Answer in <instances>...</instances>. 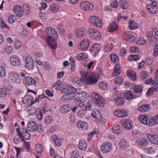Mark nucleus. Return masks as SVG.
<instances>
[{
	"mask_svg": "<svg viewBox=\"0 0 158 158\" xmlns=\"http://www.w3.org/2000/svg\"><path fill=\"white\" fill-rule=\"evenodd\" d=\"M45 34L47 35L46 41L49 47L52 49L57 48V44L55 42L56 37L57 36V33L55 29L51 27L47 28Z\"/></svg>",
	"mask_w": 158,
	"mask_h": 158,
	"instance_id": "obj_1",
	"label": "nucleus"
},
{
	"mask_svg": "<svg viewBox=\"0 0 158 158\" xmlns=\"http://www.w3.org/2000/svg\"><path fill=\"white\" fill-rule=\"evenodd\" d=\"M102 74V71L100 68H97L95 71V73H91L86 72V73H84L83 76L84 78L86 79V77L88 79V81L91 82V84L96 83L99 80V77Z\"/></svg>",
	"mask_w": 158,
	"mask_h": 158,
	"instance_id": "obj_2",
	"label": "nucleus"
},
{
	"mask_svg": "<svg viewBox=\"0 0 158 158\" xmlns=\"http://www.w3.org/2000/svg\"><path fill=\"white\" fill-rule=\"evenodd\" d=\"M27 112L30 115H33L36 112V118L39 120H40L43 118V114L44 113V109L43 108H39L36 110L34 106H30L27 109Z\"/></svg>",
	"mask_w": 158,
	"mask_h": 158,
	"instance_id": "obj_3",
	"label": "nucleus"
},
{
	"mask_svg": "<svg viewBox=\"0 0 158 158\" xmlns=\"http://www.w3.org/2000/svg\"><path fill=\"white\" fill-rule=\"evenodd\" d=\"M76 110H78L77 114V116L79 117H83L85 115V111L86 110L85 105L82 103L76 105L73 109L72 111L74 112Z\"/></svg>",
	"mask_w": 158,
	"mask_h": 158,
	"instance_id": "obj_4",
	"label": "nucleus"
},
{
	"mask_svg": "<svg viewBox=\"0 0 158 158\" xmlns=\"http://www.w3.org/2000/svg\"><path fill=\"white\" fill-rule=\"evenodd\" d=\"M93 98V101L96 105L101 107L103 106L105 104L104 99L97 93H94L92 94Z\"/></svg>",
	"mask_w": 158,
	"mask_h": 158,
	"instance_id": "obj_5",
	"label": "nucleus"
},
{
	"mask_svg": "<svg viewBox=\"0 0 158 158\" xmlns=\"http://www.w3.org/2000/svg\"><path fill=\"white\" fill-rule=\"evenodd\" d=\"M86 73V71L81 72V77L79 78L78 77L75 78L73 79L72 80V82L73 84L77 85H81L83 83L86 84H91V82L89 81V78L86 77V79L84 78L83 74L84 73Z\"/></svg>",
	"mask_w": 158,
	"mask_h": 158,
	"instance_id": "obj_6",
	"label": "nucleus"
},
{
	"mask_svg": "<svg viewBox=\"0 0 158 158\" xmlns=\"http://www.w3.org/2000/svg\"><path fill=\"white\" fill-rule=\"evenodd\" d=\"M73 97L74 100L80 102L81 103L84 102L86 100L88 97L85 92L82 91L74 94Z\"/></svg>",
	"mask_w": 158,
	"mask_h": 158,
	"instance_id": "obj_7",
	"label": "nucleus"
},
{
	"mask_svg": "<svg viewBox=\"0 0 158 158\" xmlns=\"http://www.w3.org/2000/svg\"><path fill=\"white\" fill-rule=\"evenodd\" d=\"M124 39L129 42H133L136 39V34L132 31L125 32L123 33Z\"/></svg>",
	"mask_w": 158,
	"mask_h": 158,
	"instance_id": "obj_8",
	"label": "nucleus"
},
{
	"mask_svg": "<svg viewBox=\"0 0 158 158\" xmlns=\"http://www.w3.org/2000/svg\"><path fill=\"white\" fill-rule=\"evenodd\" d=\"M16 131L20 139L22 141L24 140V139L29 140L31 139V136L29 133L27 131H24L23 129L22 132L20 131L19 128H17Z\"/></svg>",
	"mask_w": 158,
	"mask_h": 158,
	"instance_id": "obj_9",
	"label": "nucleus"
},
{
	"mask_svg": "<svg viewBox=\"0 0 158 158\" xmlns=\"http://www.w3.org/2000/svg\"><path fill=\"white\" fill-rule=\"evenodd\" d=\"M8 77L9 79L13 83L18 84L21 81L20 77L14 71H12L9 73Z\"/></svg>",
	"mask_w": 158,
	"mask_h": 158,
	"instance_id": "obj_10",
	"label": "nucleus"
},
{
	"mask_svg": "<svg viewBox=\"0 0 158 158\" xmlns=\"http://www.w3.org/2000/svg\"><path fill=\"white\" fill-rule=\"evenodd\" d=\"M88 32L91 38L96 40H98L101 39V35L99 32L97 30L90 29Z\"/></svg>",
	"mask_w": 158,
	"mask_h": 158,
	"instance_id": "obj_11",
	"label": "nucleus"
},
{
	"mask_svg": "<svg viewBox=\"0 0 158 158\" xmlns=\"http://www.w3.org/2000/svg\"><path fill=\"white\" fill-rule=\"evenodd\" d=\"M23 102L24 104L30 105H33L35 102H39V101L38 99H35V101H34L33 98L32 96L27 95L23 98Z\"/></svg>",
	"mask_w": 158,
	"mask_h": 158,
	"instance_id": "obj_12",
	"label": "nucleus"
},
{
	"mask_svg": "<svg viewBox=\"0 0 158 158\" xmlns=\"http://www.w3.org/2000/svg\"><path fill=\"white\" fill-rule=\"evenodd\" d=\"M121 123L123 127L127 130L131 129L133 127L132 123L130 119H122Z\"/></svg>",
	"mask_w": 158,
	"mask_h": 158,
	"instance_id": "obj_13",
	"label": "nucleus"
},
{
	"mask_svg": "<svg viewBox=\"0 0 158 158\" xmlns=\"http://www.w3.org/2000/svg\"><path fill=\"white\" fill-rule=\"evenodd\" d=\"M112 148L111 144L109 142H103L101 147V151L104 153H107L110 152Z\"/></svg>",
	"mask_w": 158,
	"mask_h": 158,
	"instance_id": "obj_14",
	"label": "nucleus"
},
{
	"mask_svg": "<svg viewBox=\"0 0 158 158\" xmlns=\"http://www.w3.org/2000/svg\"><path fill=\"white\" fill-rule=\"evenodd\" d=\"M35 62L33 59H32L31 57L28 56L27 57L25 65L26 68L29 70H32L34 68Z\"/></svg>",
	"mask_w": 158,
	"mask_h": 158,
	"instance_id": "obj_15",
	"label": "nucleus"
},
{
	"mask_svg": "<svg viewBox=\"0 0 158 158\" xmlns=\"http://www.w3.org/2000/svg\"><path fill=\"white\" fill-rule=\"evenodd\" d=\"M89 22L93 25L99 28L102 26V24L99 19L97 17L93 16L90 17Z\"/></svg>",
	"mask_w": 158,
	"mask_h": 158,
	"instance_id": "obj_16",
	"label": "nucleus"
},
{
	"mask_svg": "<svg viewBox=\"0 0 158 158\" xmlns=\"http://www.w3.org/2000/svg\"><path fill=\"white\" fill-rule=\"evenodd\" d=\"M89 40L88 39H85L80 42L78 48L81 51H85L88 49L89 46Z\"/></svg>",
	"mask_w": 158,
	"mask_h": 158,
	"instance_id": "obj_17",
	"label": "nucleus"
},
{
	"mask_svg": "<svg viewBox=\"0 0 158 158\" xmlns=\"http://www.w3.org/2000/svg\"><path fill=\"white\" fill-rule=\"evenodd\" d=\"M81 8L84 10H90L93 8V5L87 2H83L80 4Z\"/></svg>",
	"mask_w": 158,
	"mask_h": 158,
	"instance_id": "obj_18",
	"label": "nucleus"
},
{
	"mask_svg": "<svg viewBox=\"0 0 158 158\" xmlns=\"http://www.w3.org/2000/svg\"><path fill=\"white\" fill-rule=\"evenodd\" d=\"M146 35L148 38H150L151 40L158 39V30L157 29H155L151 32H148Z\"/></svg>",
	"mask_w": 158,
	"mask_h": 158,
	"instance_id": "obj_19",
	"label": "nucleus"
},
{
	"mask_svg": "<svg viewBox=\"0 0 158 158\" xmlns=\"http://www.w3.org/2000/svg\"><path fill=\"white\" fill-rule=\"evenodd\" d=\"M37 128V124L35 122L30 121L29 122L27 126V129L29 131L33 132L36 131Z\"/></svg>",
	"mask_w": 158,
	"mask_h": 158,
	"instance_id": "obj_20",
	"label": "nucleus"
},
{
	"mask_svg": "<svg viewBox=\"0 0 158 158\" xmlns=\"http://www.w3.org/2000/svg\"><path fill=\"white\" fill-rule=\"evenodd\" d=\"M114 113L115 115L120 118L126 117L128 114V112L126 110L123 109H116Z\"/></svg>",
	"mask_w": 158,
	"mask_h": 158,
	"instance_id": "obj_21",
	"label": "nucleus"
},
{
	"mask_svg": "<svg viewBox=\"0 0 158 158\" xmlns=\"http://www.w3.org/2000/svg\"><path fill=\"white\" fill-rule=\"evenodd\" d=\"M147 137L152 143L155 144H158V135H156L147 134Z\"/></svg>",
	"mask_w": 158,
	"mask_h": 158,
	"instance_id": "obj_22",
	"label": "nucleus"
},
{
	"mask_svg": "<svg viewBox=\"0 0 158 158\" xmlns=\"http://www.w3.org/2000/svg\"><path fill=\"white\" fill-rule=\"evenodd\" d=\"M21 60L18 57L15 56H12L10 57V61L13 65L18 66L20 65Z\"/></svg>",
	"mask_w": 158,
	"mask_h": 158,
	"instance_id": "obj_23",
	"label": "nucleus"
},
{
	"mask_svg": "<svg viewBox=\"0 0 158 158\" xmlns=\"http://www.w3.org/2000/svg\"><path fill=\"white\" fill-rule=\"evenodd\" d=\"M86 30L84 28L77 29L75 31V35L78 38L83 37L85 35Z\"/></svg>",
	"mask_w": 158,
	"mask_h": 158,
	"instance_id": "obj_24",
	"label": "nucleus"
},
{
	"mask_svg": "<svg viewBox=\"0 0 158 158\" xmlns=\"http://www.w3.org/2000/svg\"><path fill=\"white\" fill-rule=\"evenodd\" d=\"M117 94H114L113 95L114 99L115 100L116 104L118 106L123 105L124 103V98L120 96H117Z\"/></svg>",
	"mask_w": 158,
	"mask_h": 158,
	"instance_id": "obj_25",
	"label": "nucleus"
},
{
	"mask_svg": "<svg viewBox=\"0 0 158 158\" xmlns=\"http://www.w3.org/2000/svg\"><path fill=\"white\" fill-rule=\"evenodd\" d=\"M101 48L100 45L98 43L94 44L90 49V52L93 55H95L98 53Z\"/></svg>",
	"mask_w": 158,
	"mask_h": 158,
	"instance_id": "obj_26",
	"label": "nucleus"
},
{
	"mask_svg": "<svg viewBox=\"0 0 158 158\" xmlns=\"http://www.w3.org/2000/svg\"><path fill=\"white\" fill-rule=\"evenodd\" d=\"M91 115L95 119L101 120L102 119V115L99 111L96 109H93L91 111Z\"/></svg>",
	"mask_w": 158,
	"mask_h": 158,
	"instance_id": "obj_27",
	"label": "nucleus"
},
{
	"mask_svg": "<svg viewBox=\"0 0 158 158\" xmlns=\"http://www.w3.org/2000/svg\"><path fill=\"white\" fill-rule=\"evenodd\" d=\"M13 10L15 14L18 17H21L23 15V11L22 7L18 5H16L13 7Z\"/></svg>",
	"mask_w": 158,
	"mask_h": 158,
	"instance_id": "obj_28",
	"label": "nucleus"
},
{
	"mask_svg": "<svg viewBox=\"0 0 158 158\" xmlns=\"http://www.w3.org/2000/svg\"><path fill=\"white\" fill-rule=\"evenodd\" d=\"M25 84L27 85H33L35 86L36 83L35 80L31 77L29 76L25 77L24 78Z\"/></svg>",
	"mask_w": 158,
	"mask_h": 158,
	"instance_id": "obj_29",
	"label": "nucleus"
},
{
	"mask_svg": "<svg viewBox=\"0 0 158 158\" xmlns=\"http://www.w3.org/2000/svg\"><path fill=\"white\" fill-rule=\"evenodd\" d=\"M124 97L126 100H130L136 98L135 95L130 90L127 91L124 94Z\"/></svg>",
	"mask_w": 158,
	"mask_h": 158,
	"instance_id": "obj_30",
	"label": "nucleus"
},
{
	"mask_svg": "<svg viewBox=\"0 0 158 158\" xmlns=\"http://www.w3.org/2000/svg\"><path fill=\"white\" fill-rule=\"evenodd\" d=\"M158 124V114L152 119L149 120L148 125L150 126H152Z\"/></svg>",
	"mask_w": 158,
	"mask_h": 158,
	"instance_id": "obj_31",
	"label": "nucleus"
},
{
	"mask_svg": "<svg viewBox=\"0 0 158 158\" xmlns=\"http://www.w3.org/2000/svg\"><path fill=\"white\" fill-rule=\"evenodd\" d=\"M127 75L133 81L135 80L137 77L135 72L131 70H128L127 71Z\"/></svg>",
	"mask_w": 158,
	"mask_h": 158,
	"instance_id": "obj_32",
	"label": "nucleus"
},
{
	"mask_svg": "<svg viewBox=\"0 0 158 158\" xmlns=\"http://www.w3.org/2000/svg\"><path fill=\"white\" fill-rule=\"evenodd\" d=\"M137 142L139 145L143 146H147L148 143V141L146 139L142 138L138 139Z\"/></svg>",
	"mask_w": 158,
	"mask_h": 158,
	"instance_id": "obj_33",
	"label": "nucleus"
},
{
	"mask_svg": "<svg viewBox=\"0 0 158 158\" xmlns=\"http://www.w3.org/2000/svg\"><path fill=\"white\" fill-rule=\"evenodd\" d=\"M77 127L83 130H85L88 127V125L86 123L83 121H78L77 123Z\"/></svg>",
	"mask_w": 158,
	"mask_h": 158,
	"instance_id": "obj_34",
	"label": "nucleus"
},
{
	"mask_svg": "<svg viewBox=\"0 0 158 158\" xmlns=\"http://www.w3.org/2000/svg\"><path fill=\"white\" fill-rule=\"evenodd\" d=\"M150 107V105L148 104H146L139 106L138 108V110L140 112H146L149 109Z\"/></svg>",
	"mask_w": 158,
	"mask_h": 158,
	"instance_id": "obj_35",
	"label": "nucleus"
},
{
	"mask_svg": "<svg viewBox=\"0 0 158 158\" xmlns=\"http://www.w3.org/2000/svg\"><path fill=\"white\" fill-rule=\"evenodd\" d=\"M120 67L118 64H116L114 68V71L113 73V76H116L118 75L120 73Z\"/></svg>",
	"mask_w": 158,
	"mask_h": 158,
	"instance_id": "obj_36",
	"label": "nucleus"
},
{
	"mask_svg": "<svg viewBox=\"0 0 158 158\" xmlns=\"http://www.w3.org/2000/svg\"><path fill=\"white\" fill-rule=\"evenodd\" d=\"M9 94V91L6 88H0V97H5Z\"/></svg>",
	"mask_w": 158,
	"mask_h": 158,
	"instance_id": "obj_37",
	"label": "nucleus"
},
{
	"mask_svg": "<svg viewBox=\"0 0 158 158\" xmlns=\"http://www.w3.org/2000/svg\"><path fill=\"white\" fill-rule=\"evenodd\" d=\"M147 8L150 13L154 14L157 12V8L153 5H148L147 6Z\"/></svg>",
	"mask_w": 158,
	"mask_h": 158,
	"instance_id": "obj_38",
	"label": "nucleus"
},
{
	"mask_svg": "<svg viewBox=\"0 0 158 158\" xmlns=\"http://www.w3.org/2000/svg\"><path fill=\"white\" fill-rule=\"evenodd\" d=\"M118 27V25L117 23L115 22H113L111 23L108 27V31L110 32H113Z\"/></svg>",
	"mask_w": 158,
	"mask_h": 158,
	"instance_id": "obj_39",
	"label": "nucleus"
},
{
	"mask_svg": "<svg viewBox=\"0 0 158 158\" xmlns=\"http://www.w3.org/2000/svg\"><path fill=\"white\" fill-rule=\"evenodd\" d=\"M119 3L120 6L123 9H127L129 7V4L126 0H120Z\"/></svg>",
	"mask_w": 158,
	"mask_h": 158,
	"instance_id": "obj_40",
	"label": "nucleus"
},
{
	"mask_svg": "<svg viewBox=\"0 0 158 158\" xmlns=\"http://www.w3.org/2000/svg\"><path fill=\"white\" fill-rule=\"evenodd\" d=\"M79 148L83 151L86 150L87 147V144L86 142L84 140H81L79 143Z\"/></svg>",
	"mask_w": 158,
	"mask_h": 158,
	"instance_id": "obj_41",
	"label": "nucleus"
},
{
	"mask_svg": "<svg viewBox=\"0 0 158 158\" xmlns=\"http://www.w3.org/2000/svg\"><path fill=\"white\" fill-rule=\"evenodd\" d=\"M121 127L120 126L114 125L113 127L112 130L114 133L117 134H118L121 132Z\"/></svg>",
	"mask_w": 158,
	"mask_h": 158,
	"instance_id": "obj_42",
	"label": "nucleus"
},
{
	"mask_svg": "<svg viewBox=\"0 0 158 158\" xmlns=\"http://www.w3.org/2000/svg\"><path fill=\"white\" fill-rule=\"evenodd\" d=\"M87 53H82L77 55L76 56V59L77 60H81L87 58Z\"/></svg>",
	"mask_w": 158,
	"mask_h": 158,
	"instance_id": "obj_43",
	"label": "nucleus"
},
{
	"mask_svg": "<svg viewBox=\"0 0 158 158\" xmlns=\"http://www.w3.org/2000/svg\"><path fill=\"white\" fill-rule=\"evenodd\" d=\"M59 5L56 4H52L50 5V8L52 12L53 13L56 12L58 10Z\"/></svg>",
	"mask_w": 158,
	"mask_h": 158,
	"instance_id": "obj_44",
	"label": "nucleus"
},
{
	"mask_svg": "<svg viewBox=\"0 0 158 158\" xmlns=\"http://www.w3.org/2000/svg\"><path fill=\"white\" fill-rule=\"evenodd\" d=\"M120 146L121 148H122L124 150L126 149L129 146L126 140L123 139L120 142Z\"/></svg>",
	"mask_w": 158,
	"mask_h": 158,
	"instance_id": "obj_45",
	"label": "nucleus"
},
{
	"mask_svg": "<svg viewBox=\"0 0 158 158\" xmlns=\"http://www.w3.org/2000/svg\"><path fill=\"white\" fill-rule=\"evenodd\" d=\"M113 48L112 44H108L105 45L104 48V51L105 52L107 53L111 51Z\"/></svg>",
	"mask_w": 158,
	"mask_h": 158,
	"instance_id": "obj_46",
	"label": "nucleus"
},
{
	"mask_svg": "<svg viewBox=\"0 0 158 158\" xmlns=\"http://www.w3.org/2000/svg\"><path fill=\"white\" fill-rule=\"evenodd\" d=\"M140 56L138 55H131L129 56L128 59L129 61H134L139 59Z\"/></svg>",
	"mask_w": 158,
	"mask_h": 158,
	"instance_id": "obj_47",
	"label": "nucleus"
},
{
	"mask_svg": "<svg viewBox=\"0 0 158 158\" xmlns=\"http://www.w3.org/2000/svg\"><path fill=\"white\" fill-rule=\"evenodd\" d=\"M143 88L142 86L137 85L134 88V92L136 93H141L142 92Z\"/></svg>",
	"mask_w": 158,
	"mask_h": 158,
	"instance_id": "obj_48",
	"label": "nucleus"
},
{
	"mask_svg": "<svg viewBox=\"0 0 158 158\" xmlns=\"http://www.w3.org/2000/svg\"><path fill=\"white\" fill-rule=\"evenodd\" d=\"M148 118L147 117L144 115H141L139 116V121L142 123L146 124H147Z\"/></svg>",
	"mask_w": 158,
	"mask_h": 158,
	"instance_id": "obj_49",
	"label": "nucleus"
},
{
	"mask_svg": "<svg viewBox=\"0 0 158 158\" xmlns=\"http://www.w3.org/2000/svg\"><path fill=\"white\" fill-rule=\"evenodd\" d=\"M22 9L23 11V13H25L27 14H28L29 12V8L27 4H23Z\"/></svg>",
	"mask_w": 158,
	"mask_h": 158,
	"instance_id": "obj_50",
	"label": "nucleus"
},
{
	"mask_svg": "<svg viewBox=\"0 0 158 158\" xmlns=\"http://www.w3.org/2000/svg\"><path fill=\"white\" fill-rule=\"evenodd\" d=\"M110 57L111 61L114 63L118 61V57L114 53L111 54Z\"/></svg>",
	"mask_w": 158,
	"mask_h": 158,
	"instance_id": "obj_51",
	"label": "nucleus"
},
{
	"mask_svg": "<svg viewBox=\"0 0 158 158\" xmlns=\"http://www.w3.org/2000/svg\"><path fill=\"white\" fill-rule=\"evenodd\" d=\"M115 83L117 85H119L122 83L123 81V78L121 77H118L115 78L114 80Z\"/></svg>",
	"mask_w": 158,
	"mask_h": 158,
	"instance_id": "obj_52",
	"label": "nucleus"
},
{
	"mask_svg": "<svg viewBox=\"0 0 158 158\" xmlns=\"http://www.w3.org/2000/svg\"><path fill=\"white\" fill-rule=\"evenodd\" d=\"M128 27L131 30L135 29L136 28V26L134 22L130 20L129 23Z\"/></svg>",
	"mask_w": 158,
	"mask_h": 158,
	"instance_id": "obj_53",
	"label": "nucleus"
},
{
	"mask_svg": "<svg viewBox=\"0 0 158 158\" xmlns=\"http://www.w3.org/2000/svg\"><path fill=\"white\" fill-rule=\"evenodd\" d=\"M5 52L7 54H10L13 52V48L12 46H8L4 49Z\"/></svg>",
	"mask_w": 158,
	"mask_h": 158,
	"instance_id": "obj_54",
	"label": "nucleus"
},
{
	"mask_svg": "<svg viewBox=\"0 0 158 158\" xmlns=\"http://www.w3.org/2000/svg\"><path fill=\"white\" fill-rule=\"evenodd\" d=\"M61 99L63 101L65 102H67L69 101V95L68 94H65L61 98Z\"/></svg>",
	"mask_w": 158,
	"mask_h": 158,
	"instance_id": "obj_55",
	"label": "nucleus"
},
{
	"mask_svg": "<svg viewBox=\"0 0 158 158\" xmlns=\"http://www.w3.org/2000/svg\"><path fill=\"white\" fill-rule=\"evenodd\" d=\"M0 26L2 28H6L8 29L9 28L7 24L3 21L2 18H0Z\"/></svg>",
	"mask_w": 158,
	"mask_h": 158,
	"instance_id": "obj_56",
	"label": "nucleus"
},
{
	"mask_svg": "<svg viewBox=\"0 0 158 158\" xmlns=\"http://www.w3.org/2000/svg\"><path fill=\"white\" fill-rule=\"evenodd\" d=\"M6 75V71L4 68L0 66V77L2 78Z\"/></svg>",
	"mask_w": 158,
	"mask_h": 158,
	"instance_id": "obj_57",
	"label": "nucleus"
},
{
	"mask_svg": "<svg viewBox=\"0 0 158 158\" xmlns=\"http://www.w3.org/2000/svg\"><path fill=\"white\" fill-rule=\"evenodd\" d=\"M16 16L11 15L8 18V20L9 23H12L16 20Z\"/></svg>",
	"mask_w": 158,
	"mask_h": 158,
	"instance_id": "obj_58",
	"label": "nucleus"
},
{
	"mask_svg": "<svg viewBox=\"0 0 158 158\" xmlns=\"http://www.w3.org/2000/svg\"><path fill=\"white\" fill-rule=\"evenodd\" d=\"M71 158H81V157L77 152L74 151H73Z\"/></svg>",
	"mask_w": 158,
	"mask_h": 158,
	"instance_id": "obj_59",
	"label": "nucleus"
},
{
	"mask_svg": "<svg viewBox=\"0 0 158 158\" xmlns=\"http://www.w3.org/2000/svg\"><path fill=\"white\" fill-rule=\"evenodd\" d=\"M68 94L69 95L75 93L76 91V89L72 87L69 86Z\"/></svg>",
	"mask_w": 158,
	"mask_h": 158,
	"instance_id": "obj_60",
	"label": "nucleus"
},
{
	"mask_svg": "<svg viewBox=\"0 0 158 158\" xmlns=\"http://www.w3.org/2000/svg\"><path fill=\"white\" fill-rule=\"evenodd\" d=\"M36 150L38 153H41L43 151V146L40 144H38L37 145Z\"/></svg>",
	"mask_w": 158,
	"mask_h": 158,
	"instance_id": "obj_61",
	"label": "nucleus"
},
{
	"mask_svg": "<svg viewBox=\"0 0 158 158\" xmlns=\"http://www.w3.org/2000/svg\"><path fill=\"white\" fill-rule=\"evenodd\" d=\"M148 73L146 72L143 71L141 73V79L144 80L148 76Z\"/></svg>",
	"mask_w": 158,
	"mask_h": 158,
	"instance_id": "obj_62",
	"label": "nucleus"
},
{
	"mask_svg": "<svg viewBox=\"0 0 158 158\" xmlns=\"http://www.w3.org/2000/svg\"><path fill=\"white\" fill-rule=\"evenodd\" d=\"M146 41L143 38H141L136 42V43L139 45L144 44L146 43Z\"/></svg>",
	"mask_w": 158,
	"mask_h": 158,
	"instance_id": "obj_63",
	"label": "nucleus"
},
{
	"mask_svg": "<svg viewBox=\"0 0 158 158\" xmlns=\"http://www.w3.org/2000/svg\"><path fill=\"white\" fill-rule=\"evenodd\" d=\"M144 151L148 153L152 154L154 152V149L151 147L145 148Z\"/></svg>",
	"mask_w": 158,
	"mask_h": 158,
	"instance_id": "obj_64",
	"label": "nucleus"
}]
</instances>
